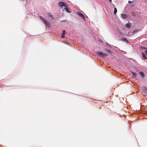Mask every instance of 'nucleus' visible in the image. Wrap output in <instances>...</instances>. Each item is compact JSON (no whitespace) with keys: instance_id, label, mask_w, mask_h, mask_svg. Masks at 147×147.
Returning <instances> with one entry per match:
<instances>
[{"instance_id":"obj_17","label":"nucleus","mask_w":147,"mask_h":147,"mask_svg":"<svg viewBox=\"0 0 147 147\" xmlns=\"http://www.w3.org/2000/svg\"><path fill=\"white\" fill-rule=\"evenodd\" d=\"M132 15L133 16H136V14L134 12H133V13H132Z\"/></svg>"},{"instance_id":"obj_9","label":"nucleus","mask_w":147,"mask_h":147,"mask_svg":"<svg viewBox=\"0 0 147 147\" xmlns=\"http://www.w3.org/2000/svg\"><path fill=\"white\" fill-rule=\"evenodd\" d=\"M140 75L142 77V78H143L144 77V74L143 72H140Z\"/></svg>"},{"instance_id":"obj_3","label":"nucleus","mask_w":147,"mask_h":147,"mask_svg":"<svg viewBox=\"0 0 147 147\" xmlns=\"http://www.w3.org/2000/svg\"><path fill=\"white\" fill-rule=\"evenodd\" d=\"M58 5L60 7L62 8L63 6L65 7L67 5V4L63 2H60L59 3Z\"/></svg>"},{"instance_id":"obj_13","label":"nucleus","mask_w":147,"mask_h":147,"mask_svg":"<svg viewBox=\"0 0 147 147\" xmlns=\"http://www.w3.org/2000/svg\"><path fill=\"white\" fill-rule=\"evenodd\" d=\"M131 73L132 74V75L133 77H135L136 76V73H135L133 72H131Z\"/></svg>"},{"instance_id":"obj_7","label":"nucleus","mask_w":147,"mask_h":147,"mask_svg":"<svg viewBox=\"0 0 147 147\" xmlns=\"http://www.w3.org/2000/svg\"><path fill=\"white\" fill-rule=\"evenodd\" d=\"M68 12L70 13L71 12L70 9L68 8V7L67 5L64 8Z\"/></svg>"},{"instance_id":"obj_20","label":"nucleus","mask_w":147,"mask_h":147,"mask_svg":"<svg viewBox=\"0 0 147 147\" xmlns=\"http://www.w3.org/2000/svg\"><path fill=\"white\" fill-rule=\"evenodd\" d=\"M110 2H111L112 0H109Z\"/></svg>"},{"instance_id":"obj_2","label":"nucleus","mask_w":147,"mask_h":147,"mask_svg":"<svg viewBox=\"0 0 147 147\" xmlns=\"http://www.w3.org/2000/svg\"><path fill=\"white\" fill-rule=\"evenodd\" d=\"M40 18L44 22L46 25L48 26H50V23L47 22V20L44 19V18H43L41 16H40Z\"/></svg>"},{"instance_id":"obj_15","label":"nucleus","mask_w":147,"mask_h":147,"mask_svg":"<svg viewBox=\"0 0 147 147\" xmlns=\"http://www.w3.org/2000/svg\"><path fill=\"white\" fill-rule=\"evenodd\" d=\"M117 12V9L115 7L114 8V13L115 14Z\"/></svg>"},{"instance_id":"obj_8","label":"nucleus","mask_w":147,"mask_h":147,"mask_svg":"<svg viewBox=\"0 0 147 147\" xmlns=\"http://www.w3.org/2000/svg\"><path fill=\"white\" fill-rule=\"evenodd\" d=\"M121 17L123 18H126L127 16L125 14H121Z\"/></svg>"},{"instance_id":"obj_6","label":"nucleus","mask_w":147,"mask_h":147,"mask_svg":"<svg viewBox=\"0 0 147 147\" xmlns=\"http://www.w3.org/2000/svg\"><path fill=\"white\" fill-rule=\"evenodd\" d=\"M131 26V24L129 23V22L128 23H127L126 24L125 27L126 28H130Z\"/></svg>"},{"instance_id":"obj_1","label":"nucleus","mask_w":147,"mask_h":147,"mask_svg":"<svg viewBox=\"0 0 147 147\" xmlns=\"http://www.w3.org/2000/svg\"><path fill=\"white\" fill-rule=\"evenodd\" d=\"M96 53L99 56L103 57H107L108 55L105 53H102L100 51H97L96 52Z\"/></svg>"},{"instance_id":"obj_19","label":"nucleus","mask_w":147,"mask_h":147,"mask_svg":"<svg viewBox=\"0 0 147 147\" xmlns=\"http://www.w3.org/2000/svg\"><path fill=\"white\" fill-rule=\"evenodd\" d=\"M145 53H146V54L147 55V49L145 51Z\"/></svg>"},{"instance_id":"obj_16","label":"nucleus","mask_w":147,"mask_h":147,"mask_svg":"<svg viewBox=\"0 0 147 147\" xmlns=\"http://www.w3.org/2000/svg\"><path fill=\"white\" fill-rule=\"evenodd\" d=\"M141 49H146L147 48H146L144 47V46H141Z\"/></svg>"},{"instance_id":"obj_12","label":"nucleus","mask_w":147,"mask_h":147,"mask_svg":"<svg viewBox=\"0 0 147 147\" xmlns=\"http://www.w3.org/2000/svg\"><path fill=\"white\" fill-rule=\"evenodd\" d=\"M47 15L49 17H50L52 18H53V16L49 13H47Z\"/></svg>"},{"instance_id":"obj_10","label":"nucleus","mask_w":147,"mask_h":147,"mask_svg":"<svg viewBox=\"0 0 147 147\" xmlns=\"http://www.w3.org/2000/svg\"><path fill=\"white\" fill-rule=\"evenodd\" d=\"M65 30H63V31L62 34L61 35V37L63 38L64 37L65 35Z\"/></svg>"},{"instance_id":"obj_18","label":"nucleus","mask_w":147,"mask_h":147,"mask_svg":"<svg viewBox=\"0 0 147 147\" xmlns=\"http://www.w3.org/2000/svg\"><path fill=\"white\" fill-rule=\"evenodd\" d=\"M128 3H131V2H132V1H128Z\"/></svg>"},{"instance_id":"obj_11","label":"nucleus","mask_w":147,"mask_h":147,"mask_svg":"<svg viewBox=\"0 0 147 147\" xmlns=\"http://www.w3.org/2000/svg\"><path fill=\"white\" fill-rule=\"evenodd\" d=\"M142 57L144 59H147V58L146 57L145 54L144 53H142Z\"/></svg>"},{"instance_id":"obj_4","label":"nucleus","mask_w":147,"mask_h":147,"mask_svg":"<svg viewBox=\"0 0 147 147\" xmlns=\"http://www.w3.org/2000/svg\"><path fill=\"white\" fill-rule=\"evenodd\" d=\"M119 40L124 42H128L127 40L125 38H121L119 39Z\"/></svg>"},{"instance_id":"obj_5","label":"nucleus","mask_w":147,"mask_h":147,"mask_svg":"<svg viewBox=\"0 0 147 147\" xmlns=\"http://www.w3.org/2000/svg\"><path fill=\"white\" fill-rule=\"evenodd\" d=\"M78 14L83 19H85V18L84 16L81 13L79 12H78Z\"/></svg>"},{"instance_id":"obj_14","label":"nucleus","mask_w":147,"mask_h":147,"mask_svg":"<svg viewBox=\"0 0 147 147\" xmlns=\"http://www.w3.org/2000/svg\"><path fill=\"white\" fill-rule=\"evenodd\" d=\"M105 50L107 52V53H111V51H110V50H108V49H105Z\"/></svg>"}]
</instances>
